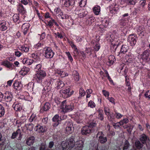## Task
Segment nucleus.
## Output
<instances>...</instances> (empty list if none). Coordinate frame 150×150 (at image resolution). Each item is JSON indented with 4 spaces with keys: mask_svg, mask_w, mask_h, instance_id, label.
Masks as SVG:
<instances>
[{
    "mask_svg": "<svg viewBox=\"0 0 150 150\" xmlns=\"http://www.w3.org/2000/svg\"><path fill=\"white\" fill-rule=\"evenodd\" d=\"M62 145L63 150H68L73 148L75 145L73 137H71L66 141L62 142Z\"/></svg>",
    "mask_w": 150,
    "mask_h": 150,
    "instance_id": "1",
    "label": "nucleus"
},
{
    "mask_svg": "<svg viewBox=\"0 0 150 150\" xmlns=\"http://www.w3.org/2000/svg\"><path fill=\"white\" fill-rule=\"evenodd\" d=\"M109 23L108 20L104 19L102 20H99L96 23V27L98 29H100L102 31L104 30L106 28Z\"/></svg>",
    "mask_w": 150,
    "mask_h": 150,
    "instance_id": "2",
    "label": "nucleus"
},
{
    "mask_svg": "<svg viewBox=\"0 0 150 150\" xmlns=\"http://www.w3.org/2000/svg\"><path fill=\"white\" fill-rule=\"evenodd\" d=\"M61 108L63 112H67L72 111L74 106L73 103H67L66 101H64L62 103Z\"/></svg>",
    "mask_w": 150,
    "mask_h": 150,
    "instance_id": "3",
    "label": "nucleus"
},
{
    "mask_svg": "<svg viewBox=\"0 0 150 150\" xmlns=\"http://www.w3.org/2000/svg\"><path fill=\"white\" fill-rule=\"evenodd\" d=\"M46 75V73L44 71H37L34 76V78L38 83H40Z\"/></svg>",
    "mask_w": 150,
    "mask_h": 150,
    "instance_id": "4",
    "label": "nucleus"
},
{
    "mask_svg": "<svg viewBox=\"0 0 150 150\" xmlns=\"http://www.w3.org/2000/svg\"><path fill=\"white\" fill-rule=\"evenodd\" d=\"M43 53L44 56L47 59L52 58L54 54V53L50 48L45 47L43 50Z\"/></svg>",
    "mask_w": 150,
    "mask_h": 150,
    "instance_id": "5",
    "label": "nucleus"
},
{
    "mask_svg": "<svg viewBox=\"0 0 150 150\" xmlns=\"http://www.w3.org/2000/svg\"><path fill=\"white\" fill-rule=\"evenodd\" d=\"M70 91V88H68L66 89L61 90L60 93L63 98H67L70 97L73 94L74 91L73 90H72L71 91Z\"/></svg>",
    "mask_w": 150,
    "mask_h": 150,
    "instance_id": "6",
    "label": "nucleus"
},
{
    "mask_svg": "<svg viewBox=\"0 0 150 150\" xmlns=\"http://www.w3.org/2000/svg\"><path fill=\"white\" fill-rule=\"evenodd\" d=\"M137 37L134 34L129 35L128 38V41L131 46H134L137 42Z\"/></svg>",
    "mask_w": 150,
    "mask_h": 150,
    "instance_id": "7",
    "label": "nucleus"
},
{
    "mask_svg": "<svg viewBox=\"0 0 150 150\" xmlns=\"http://www.w3.org/2000/svg\"><path fill=\"white\" fill-rule=\"evenodd\" d=\"M97 137L98 138V141L102 144L105 143L107 141V138L104 136V135L101 131L99 132L97 134Z\"/></svg>",
    "mask_w": 150,
    "mask_h": 150,
    "instance_id": "8",
    "label": "nucleus"
},
{
    "mask_svg": "<svg viewBox=\"0 0 150 150\" xmlns=\"http://www.w3.org/2000/svg\"><path fill=\"white\" fill-rule=\"evenodd\" d=\"M92 132V128L88 126H85L81 128V133L83 135H87L91 133Z\"/></svg>",
    "mask_w": 150,
    "mask_h": 150,
    "instance_id": "9",
    "label": "nucleus"
},
{
    "mask_svg": "<svg viewBox=\"0 0 150 150\" xmlns=\"http://www.w3.org/2000/svg\"><path fill=\"white\" fill-rule=\"evenodd\" d=\"M66 125L65 132L67 134H70L73 131V124L71 122H66Z\"/></svg>",
    "mask_w": 150,
    "mask_h": 150,
    "instance_id": "10",
    "label": "nucleus"
},
{
    "mask_svg": "<svg viewBox=\"0 0 150 150\" xmlns=\"http://www.w3.org/2000/svg\"><path fill=\"white\" fill-rule=\"evenodd\" d=\"M13 98L12 94L10 92L6 91L4 93V100L7 102H10Z\"/></svg>",
    "mask_w": 150,
    "mask_h": 150,
    "instance_id": "11",
    "label": "nucleus"
},
{
    "mask_svg": "<svg viewBox=\"0 0 150 150\" xmlns=\"http://www.w3.org/2000/svg\"><path fill=\"white\" fill-rule=\"evenodd\" d=\"M17 10L19 13L23 15V16L26 14V11L23 6L21 4H19L17 5Z\"/></svg>",
    "mask_w": 150,
    "mask_h": 150,
    "instance_id": "12",
    "label": "nucleus"
},
{
    "mask_svg": "<svg viewBox=\"0 0 150 150\" xmlns=\"http://www.w3.org/2000/svg\"><path fill=\"white\" fill-rule=\"evenodd\" d=\"M75 13L78 15L79 16L80 18L84 17L86 13H85V12L84 10L81 9L80 8L78 7L75 10Z\"/></svg>",
    "mask_w": 150,
    "mask_h": 150,
    "instance_id": "13",
    "label": "nucleus"
},
{
    "mask_svg": "<svg viewBox=\"0 0 150 150\" xmlns=\"http://www.w3.org/2000/svg\"><path fill=\"white\" fill-rule=\"evenodd\" d=\"M136 30L139 35H144L145 30L143 26L137 25L136 28Z\"/></svg>",
    "mask_w": 150,
    "mask_h": 150,
    "instance_id": "14",
    "label": "nucleus"
},
{
    "mask_svg": "<svg viewBox=\"0 0 150 150\" xmlns=\"http://www.w3.org/2000/svg\"><path fill=\"white\" fill-rule=\"evenodd\" d=\"M35 130L38 132H43L46 130V128L45 126L37 125L34 128Z\"/></svg>",
    "mask_w": 150,
    "mask_h": 150,
    "instance_id": "15",
    "label": "nucleus"
},
{
    "mask_svg": "<svg viewBox=\"0 0 150 150\" xmlns=\"http://www.w3.org/2000/svg\"><path fill=\"white\" fill-rule=\"evenodd\" d=\"M110 10L111 13L115 14L118 10V6L113 4L110 6Z\"/></svg>",
    "mask_w": 150,
    "mask_h": 150,
    "instance_id": "16",
    "label": "nucleus"
},
{
    "mask_svg": "<svg viewBox=\"0 0 150 150\" xmlns=\"http://www.w3.org/2000/svg\"><path fill=\"white\" fill-rule=\"evenodd\" d=\"M2 64L11 70L13 69L14 67V66L13 64L8 61H5L3 62Z\"/></svg>",
    "mask_w": 150,
    "mask_h": 150,
    "instance_id": "17",
    "label": "nucleus"
},
{
    "mask_svg": "<svg viewBox=\"0 0 150 150\" xmlns=\"http://www.w3.org/2000/svg\"><path fill=\"white\" fill-rule=\"evenodd\" d=\"M83 142L81 140L76 142L75 146L76 150H82L83 147Z\"/></svg>",
    "mask_w": 150,
    "mask_h": 150,
    "instance_id": "18",
    "label": "nucleus"
},
{
    "mask_svg": "<svg viewBox=\"0 0 150 150\" xmlns=\"http://www.w3.org/2000/svg\"><path fill=\"white\" fill-rule=\"evenodd\" d=\"M54 82H55L56 87L58 89L62 88L64 86V83L59 79L55 80Z\"/></svg>",
    "mask_w": 150,
    "mask_h": 150,
    "instance_id": "19",
    "label": "nucleus"
},
{
    "mask_svg": "<svg viewBox=\"0 0 150 150\" xmlns=\"http://www.w3.org/2000/svg\"><path fill=\"white\" fill-rule=\"evenodd\" d=\"M30 24L28 23L23 24L22 26V30L23 31L24 35H26L27 31L29 30Z\"/></svg>",
    "mask_w": 150,
    "mask_h": 150,
    "instance_id": "20",
    "label": "nucleus"
},
{
    "mask_svg": "<svg viewBox=\"0 0 150 150\" xmlns=\"http://www.w3.org/2000/svg\"><path fill=\"white\" fill-rule=\"evenodd\" d=\"M13 86L14 88L17 90H20L22 87V85L20 81H16L15 82Z\"/></svg>",
    "mask_w": 150,
    "mask_h": 150,
    "instance_id": "21",
    "label": "nucleus"
},
{
    "mask_svg": "<svg viewBox=\"0 0 150 150\" xmlns=\"http://www.w3.org/2000/svg\"><path fill=\"white\" fill-rule=\"evenodd\" d=\"M93 11L96 15H98L100 13V7L98 5H96L93 8Z\"/></svg>",
    "mask_w": 150,
    "mask_h": 150,
    "instance_id": "22",
    "label": "nucleus"
},
{
    "mask_svg": "<svg viewBox=\"0 0 150 150\" xmlns=\"http://www.w3.org/2000/svg\"><path fill=\"white\" fill-rule=\"evenodd\" d=\"M30 69L28 67H23L20 71L19 73L20 74L24 76L27 74L29 72Z\"/></svg>",
    "mask_w": 150,
    "mask_h": 150,
    "instance_id": "23",
    "label": "nucleus"
},
{
    "mask_svg": "<svg viewBox=\"0 0 150 150\" xmlns=\"http://www.w3.org/2000/svg\"><path fill=\"white\" fill-rule=\"evenodd\" d=\"M6 22L4 21H0V28L2 31H4L7 29Z\"/></svg>",
    "mask_w": 150,
    "mask_h": 150,
    "instance_id": "24",
    "label": "nucleus"
},
{
    "mask_svg": "<svg viewBox=\"0 0 150 150\" xmlns=\"http://www.w3.org/2000/svg\"><path fill=\"white\" fill-rule=\"evenodd\" d=\"M74 3V0H65L64 5L66 7H68L70 6L73 5Z\"/></svg>",
    "mask_w": 150,
    "mask_h": 150,
    "instance_id": "25",
    "label": "nucleus"
},
{
    "mask_svg": "<svg viewBox=\"0 0 150 150\" xmlns=\"http://www.w3.org/2000/svg\"><path fill=\"white\" fill-rule=\"evenodd\" d=\"M140 140L143 144L146 143V142H148L149 141V139L144 134H143L141 135Z\"/></svg>",
    "mask_w": 150,
    "mask_h": 150,
    "instance_id": "26",
    "label": "nucleus"
},
{
    "mask_svg": "<svg viewBox=\"0 0 150 150\" xmlns=\"http://www.w3.org/2000/svg\"><path fill=\"white\" fill-rule=\"evenodd\" d=\"M110 37L111 38V39H110V40L111 41H112V42L114 41L115 42L118 41V40H117V39L118 38V36L117 33H113L111 35H110Z\"/></svg>",
    "mask_w": 150,
    "mask_h": 150,
    "instance_id": "27",
    "label": "nucleus"
},
{
    "mask_svg": "<svg viewBox=\"0 0 150 150\" xmlns=\"http://www.w3.org/2000/svg\"><path fill=\"white\" fill-rule=\"evenodd\" d=\"M35 138L34 136H31L28 138L26 141L27 144L29 146L32 145L34 143Z\"/></svg>",
    "mask_w": 150,
    "mask_h": 150,
    "instance_id": "28",
    "label": "nucleus"
},
{
    "mask_svg": "<svg viewBox=\"0 0 150 150\" xmlns=\"http://www.w3.org/2000/svg\"><path fill=\"white\" fill-rule=\"evenodd\" d=\"M19 49L22 51L27 52L29 50V46L27 45H21Z\"/></svg>",
    "mask_w": 150,
    "mask_h": 150,
    "instance_id": "29",
    "label": "nucleus"
},
{
    "mask_svg": "<svg viewBox=\"0 0 150 150\" xmlns=\"http://www.w3.org/2000/svg\"><path fill=\"white\" fill-rule=\"evenodd\" d=\"M12 106L15 110L17 111H20L22 109V106L20 104H13Z\"/></svg>",
    "mask_w": 150,
    "mask_h": 150,
    "instance_id": "30",
    "label": "nucleus"
},
{
    "mask_svg": "<svg viewBox=\"0 0 150 150\" xmlns=\"http://www.w3.org/2000/svg\"><path fill=\"white\" fill-rule=\"evenodd\" d=\"M13 20L15 23H19L20 22V20L18 14H14L13 16Z\"/></svg>",
    "mask_w": 150,
    "mask_h": 150,
    "instance_id": "31",
    "label": "nucleus"
},
{
    "mask_svg": "<svg viewBox=\"0 0 150 150\" xmlns=\"http://www.w3.org/2000/svg\"><path fill=\"white\" fill-rule=\"evenodd\" d=\"M73 78L75 81H77L79 80V74L76 71H73Z\"/></svg>",
    "mask_w": 150,
    "mask_h": 150,
    "instance_id": "32",
    "label": "nucleus"
},
{
    "mask_svg": "<svg viewBox=\"0 0 150 150\" xmlns=\"http://www.w3.org/2000/svg\"><path fill=\"white\" fill-rule=\"evenodd\" d=\"M128 49V46L126 45H122L120 51V53L124 54L127 52Z\"/></svg>",
    "mask_w": 150,
    "mask_h": 150,
    "instance_id": "33",
    "label": "nucleus"
},
{
    "mask_svg": "<svg viewBox=\"0 0 150 150\" xmlns=\"http://www.w3.org/2000/svg\"><path fill=\"white\" fill-rule=\"evenodd\" d=\"M115 60V57L113 55H110L108 57V62L109 65H111L113 64Z\"/></svg>",
    "mask_w": 150,
    "mask_h": 150,
    "instance_id": "34",
    "label": "nucleus"
},
{
    "mask_svg": "<svg viewBox=\"0 0 150 150\" xmlns=\"http://www.w3.org/2000/svg\"><path fill=\"white\" fill-rule=\"evenodd\" d=\"M50 107V105L48 102L46 103L43 107V110L44 111H47L48 110Z\"/></svg>",
    "mask_w": 150,
    "mask_h": 150,
    "instance_id": "35",
    "label": "nucleus"
},
{
    "mask_svg": "<svg viewBox=\"0 0 150 150\" xmlns=\"http://www.w3.org/2000/svg\"><path fill=\"white\" fill-rule=\"evenodd\" d=\"M79 96L78 97L79 98H81L82 97L84 96L85 95L86 92L83 88H80L79 91Z\"/></svg>",
    "mask_w": 150,
    "mask_h": 150,
    "instance_id": "36",
    "label": "nucleus"
},
{
    "mask_svg": "<svg viewBox=\"0 0 150 150\" xmlns=\"http://www.w3.org/2000/svg\"><path fill=\"white\" fill-rule=\"evenodd\" d=\"M144 10V8H143L139 6L135 8V11L137 13H140Z\"/></svg>",
    "mask_w": 150,
    "mask_h": 150,
    "instance_id": "37",
    "label": "nucleus"
},
{
    "mask_svg": "<svg viewBox=\"0 0 150 150\" xmlns=\"http://www.w3.org/2000/svg\"><path fill=\"white\" fill-rule=\"evenodd\" d=\"M115 115H113V113H110L109 115L108 116V120L110 121L113 122L115 119Z\"/></svg>",
    "mask_w": 150,
    "mask_h": 150,
    "instance_id": "38",
    "label": "nucleus"
},
{
    "mask_svg": "<svg viewBox=\"0 0 150 150\" xmlns=\"http://www.w3.org/2000/svg\"><path fill=\"white\" fill-rule=\"evenodd\" d=\"M5 110L2 105L0 104V117H2L4 114Z\"/></svg>",
    "mask_w": 150,
    "mask_h": 150,
    "instance_id": "39",
    "label": "nucleus"
},
{
    "mask_svg": "<svg viewBox=\"0 0 150 150\" xmlns=\"http://www.w3.org/2000/svg\"><path fill=\"white\" fill-rule=\"evenodd\" d=\"M129 120L127 118L123 119L119 122V124L120 126L123 125L124 124L127 123L129 122Z\"/></svg>",
    "mask_w": 150,
    "mask_h": 150,
    "instance_id": "40",
    "label": "nucleus"
},
{
    "mask_svg": "<svg viewBox=\"0 0 150 150\" xmlns=\"http://www.w3.org/2000/svg\"><path fill=\"white\" fill-rule=\"evenodd\" d=\"M87 3V0H81L79 3V6L81 7L85 6Z\"/></svg>",
    "mask_w": 150,
    "mask_h": 150,
    "instance_id": "41",
    "label": "nucleus"
},
{
    "mask_svg": "<svg viewBox=\"0 0 150 150\" xmlns=\"http://www.w3.org/2000/svg\"><path fill=\"white\" fill-rule=\"evenodd\" d=\"M59 16H61V18L62 19H66L69 18V16L67 14H64L62 12H61L58 15Z\"/></svg>",
    "mask_w": 150,
    "mask_h": 150,
    "instance_id": "42",
    "label": "nucleus"
},
{
    "mask_svg": "<svg viewBox=\"0 0 150 150\" xmlns=\"http://www.w3.org/2000/svg\"><path fill=\"white\" fill-rule=\"evenodd\" d=\"M136 147L138 149H140L142 148L143 145L141 144L139 141H137L135 142Z\"/></svg>",
    "mask_w": 150,
    "mask_h": 150,
    "instance_id": "43",
    "label": "nucleus"
},
{
    "mask_svg": "<svg viewBox=\"0 0 150 150\" xmlns=\"http://www.w3.org/2000/svg\"><path fill=\"white\" fill-rule=\"evenodd\" d=\"M42 67V64H39L36 65L35 69L36 71H41V69Z\"/></svg>",
    "mask_w": 150,
    "mask_h": 150,
    "instance_id": "44",
    "label": "nucleus"
},
{
    "mask_svg": "<svg viewBox=\"0 0 150 150\" xmlns=\"http://www.w3.org/2000/svg\"><path fill=\"white\" fill-rule=\"evenodd\" d=\"M23 95L24 96V98L25 99L27 100H30V96L28 92H24L23 94Z\"/></svg>",
    "mask_w": 150,
    "mask_h": 150,
    "instance_id": "45",
    "label": "nucleus"
},
{
    "mask_svg": "<svg viewBox=\"0 0 150 150\" xmlns=\"http://www.w3.org/2000/svg\"><path fill=\"white\" fill-rule=\"evenodd\" d=\"M27 128L28 130L30 131L32 130L33 128V125L32 124H30L26 125Z\"/></svg>",
    "mask_w": 150,
    "mask_h": 150,
    "instance_id": "46",
    "label": "nucleus"
},
{
    "mask_svg": "<svg viewBox=\"0 0 150 150\" xmlns=\"http://www.w3.org/2000/svg\"><path fill=\"white\" fill-rule=\"evenodd\" d=\"M36 119V116L35 114H32L29 119L30 122H31L35 121Z\"/></svg>",
    "mask_w": 150,
    "mask_h": 150,
    "instance_id": "47",
    "label": "nucleus"
},
{
    "mask_svg": "<svg viewBox=\"0 0 150 150\" xmlns=\"http://www.w3.org/2000/svg\"><path fill=\"white\" fill-rule=\"evenodd\" d=\"M30 59H28L27 58H24L23 61V64H26L28 65H30V64L29 63V62H30Z\"/></svg>",
    "mask_w": 150,
    "mask_h": 150,
    "instance_id": "48",
    "label": "nucleus"
},
{
    "mask_svg": "<svg viewBox=\"0 0 150 150\" xmlns=\"http://www.w3.org/2000/svg\"><path fill=\"white\" fill-rule=\"evenodd\" d=\"M129 144L127 140H126L125 142L124 146L123 148V150L127 149L129 147Z\"/></svg>",
    "mask_w": 150,
    "mask_h": 150,
    "instance_id": "49",
    "label": "nucleus"
},
{
    "mask_svg": "<svg viewBox=\"0 0 150 150\" xmlns=\"http://www.w3.org/2000/svg\"><path fill=\"white\" fill-rule=\"evenodd\" d=\"M115 116L116 118L119 119L122 117L123 115L119 113L116 112L115 113Z\"/></svg>",
    "mask_w": 150,
    "mask_h": 150,
    "instance_id": "50",
    "label": "nucleus"
},
{
    "mask_svg": "<svg viewBox=\"0 0 150 150\" xmlns=\"http://www.w3.org/2000/svg\"><path fill=\"white\" fill-rule=\"evenodd\" d=\"M88 106L91 108H94L95 106L94 103L92 100H90L88 103Z\"/></svg>",
    "mask_w": 150,
    "mask_h": 150,
    "instance_id": "51",
    "label": "nucleus"
},
{
    "mask_svg": "<svg viewBox=\"0 0 150 150\" xmlns=\"http://www.w3.org/2000/svg\"><path fill=\"white\" fill-rule=\"evenodd\" d=\"M144 96L148 99L150 100V91H147L144 94Z\"/></svg>",
    "mask_w": 150,
    "mask_h": 150,
    "instance_id": "52",
    "label": "nucleus"
},
{
    "mask_svg": "<svg viewBox=\"0 0 150 150\" xmlns=\"http://www.w3.org/2000/svg\"><path fill=\"white\" fill-rule=\"evenodd\" d=\"M110 109L109 108L107 107H105L104 108V112L105 115L107 116L109 115L110 114Z\"/></svg>",
    "mask_w": 150,
    "mask_h": 150,
    "instance_id": "53",
    "label": "nucleus"
},
{
    "mask_svg": "<svg viewBox=\"0 0 150 150\" xmlns=\"http://www.w3.org/2000/svg\"><path fill=\"white\" fill-rule=\"evenodd\" d=\"M33 85L34 84H33L32 83H28L27 86L28 89L30 91L32 90L33 88Z\"/></svg>",
    "mask_w": 150,
    "mask_h": 150,
    "instance_id": "54",
    "label": "nucleus"
},
{
    "mask_svg": "<svg viewBox=\"0 0 150 150\" xmlns=\"http://www.w3.org/2000/svg\"><path fill=\"white\" fill-rule=\"evenodd\" d=\"M66 54L67 55L69 59L70 60L71 62H72L73 60V59L71 55L70 52H65Z\"/></svg>",
    "mask_w": 150,
    "mask_h": 150,
    "instance_id": "55",
    "label": "nucleus"
},
{
    "mask_svg": "<svg viewBox=\"0 0 150 150\" xmlns=\"http://www.w3.org/2000/svg\"><path fill=\"white\" fill-rule=\"evenodd\" d=\"M128 1V4L129 5H134L136 2V0H127Z\"/></svg>",
    "mask_w": 150,
    "mask_h": 150,
    "instance_id": "56",
    "label": "nucleus"
},
{
    "mask_svg": "<svg viewBox=\"0 0 150 150\" xmlns=\"http://www.w3.org/2000/svg\"><path fill=\"white\" fill-rule=\"evenodd\" d=\"M59 116L58 115H55L52 118V120L54 122H57L59 120Z\"/></svg>",
    "mask_w": 150,
    "mask_h": 150,
    "instance_id": "57",
    "label": "nucleus"
},
{
    "mask_svg": "<svg viewBox=\"0 0 150 150\" xmlns=\"http://www.w3.org/2000/svg\"><path fill=\"white\" fill-rule=\"evenodd\" d=\"M146 4V1L145 0H142L140 1L139 6L143 8H144V6Z\"/></svg>",
    "mask_w": 150,
    "mask_h": 150,
    "instance_id": "58",
    "label": "nucleus"
},
{
    "mask_svg": "<svg viewBox=\"0 0 150 150\" xmlns=\"http://www.w3.org/2000/svg\"><path fill=\"white\" fill-rule=\"evenodd\" d=\"M100 47V46L99 44L97 43L95 44L94 47V50L96 51H98Z\"/></svg>",
    "mask_w": 150,
    "mask_h": 150,
    "instance_id": "59",
    "label": "nucleus"
},
{
    "mask_svg": "<svg viewBox=\"0 0 150 150\" xmlns=\"http://www.w3.org/2000/svg\"><path fill=\"white\" fill-rule=\"evenodd\" d=\"M54 11L57 14H59L61 12V9L59 8H56L54 10Z\"/></svg>",
    "mask_w": 150,
    "mask_h": 150,
    "instance_id": "60",
    "label": "nucleus"
},
{
    "mask_svg": "<svg viewBox=\"0 0 150 150\" xmlns=\"http://www.w3.org/2000/svg\"><path fill=\"white\" fill-rule=\"evenodd\" d=\"M55 73L61 76L62 73H63V71H61L59 69H57L55 70Z\"/></svg>",
    "mask_w": 150,
    "mask_h": 150,
    "instance_id": "61",
    "label": "nucleus"
},
{
    "mask_svg": "<svg viewBox=\"0 0 150 150\" xmlns=\"http://www.w3.org/2000/svg\"><path fill=\"white\" fill-rule=\"evenodd\" d=\"M126 21L124 19H122L120 21V24L122 25H125L126 24Z\"/></svg>",
    "mask_w": 150,
    "mask_h": 150,
    "instance_id": "62",
    "label": "nucleus"
},
{
    "mask_svg": "<svg viewBox=\"0 0 150 150\" xmlns=\"http://www.w3.org/2000/svg\"><path fill=\"white\" fill-rule=\"evenodd\" d=\"M112 125L115 128L120 127V124H119V122H117L116 123H112Z\"/></svg>",
    "mask_w": 150,
    "mask_h": 150,
    "instance_id": "63",
    "label": "nucleus"
},
{
    "mask_svg": "<svg viewBox=\"0 0 150 150\" xmlns=\"http://www.w3.org/2000/svg\"><path fill=\"white\" fill-rule=\"evenodd\" d=\"M103 93V95L105 96H108L109 95V92L106 91L104 90L102 91Z\"/></svg>",
    "mask_w": 150,
    "mask_h": 150,
    "instance_id": "64",
    "label": "nucleus"
}]
</instances>
